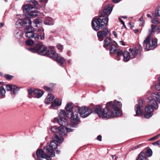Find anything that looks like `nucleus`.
I'll use <instances>...</instances> for the list:
<instances>
[{
  "instance_id": "f257e3e1",
  "label": "nucleus",
  "mask_w": 160,
  "mask_h": 160,
  "mask_svg": "<svg viewBox=\"0 0 160 160\" xmlns=\"http://www.w3.org/2000/svg\"><path fill=\"white\" fill-rule=\"evenodd\" d=\"M122 104L118 101L114 100L113 104L112 102H107L105 107L102 110L99 105H91L89 107L84 106L75 107V110L78 111L80 116L83 118L88 116L94 111L98 116L102 118H110L111 117H116L122 115L120 109Z\"/></svg>"
},
{
  "instance_id": "f03ea898",
  "label": "nucleus",
  "mask_w": 160,
  "mask_h": 160,
  "mask_svg": "<svg viewBox=\"0 0 160 160\" xmlns=\"http://www.w3.org/2000/svg\"><path fill=\"white\" fill-rule=\"evenodd\" d=\"M28 50L33 53H37L41 55L46 56L56 60L58 64L62 66L65 62V59L60 55L56 53L53 48L51 47H44L42 42L37 43L36 46L33 48H30Z\"/></svg>"
},
{
  "instance_id": "7ed1b4c3",
  "label": "nucleus",
  "mask_w": 160,
  "mask_h": 160,
  "mask_svg": "<svg viewBox=\"0 0 160 160\" xmlns=\"http://www.w3.org/2000/svg\"><path fill=\"white\" fill-rule=\"evenodd\" d=\"M23 12L25 13V17L24 19H19L16 22L17 28H20L21 26L25 27L26 25H29L31 22V18L36 17L38 15V12L34 6L30 4L23 5Z\"/></svg>"
},
{
  "instance_id": "20e7f679",
  "label": "nucleus",
  "mask_w": 160,
  "mask_h": 160,
  "mask_svg": "<svg viewBox=\"0 0 160 160\" xmlns=\"http://www.w3.org/2000/svg\"><path fill=\"white\" fill-rule=\"evenodd\" d=\"M51 130L52 132L55 133L54 135L57 141H52L51 142L49 145L44 147V149L46 150L47 153L50 155L51 156L54 157L55 155L54 150L57 148L58 146L57 143H62L63 140V138L61 136L59 137L57 133H58L60 135H64L65 134L63 132V128H58L56 126H54L51 127Z\"/></svg>"
},
{
  "instance_id": "39448f33",
  "label": "nucleus",
  "mask_w": 160,
  "mask_h": 160,
  "mask_svg": "<svg viewBox=\"0 0 160 160\" xmlns=\"http://www.w3.org/2000/svg\"><path fill=\"white\" fill-rule=\"evenodd\" d=\"M152 97H149L147 99L149 102L145 108L144 117L147 119L151 117L153 114L154 108L157 109L158 107L157 101L160 102V93L155 92L152 94Z\"/></svg>"
},
{
  "instance_id": "423d86ee",
  "label": "nucleus",
  "mask_w": 160,
  "mask_h": 160,
  "mask_svg": "<svg viewBox=\"0 0 160 160\" xmlns=\"http://www.w3.org/2000/svg\"><path fill=\"white\" fill-rule=\"evenodd\" d=\"M159 28L157 26L152 25H151V31L149 29V35L147 37L143 42V46L144 49L147 50H149L154 49L157 46V41L155 39H152V42H149L150 37L152 35V32L158 33L160 32Z\"/></svg>"
},
{
  "instance_id": "0eeeda50",
  "label": "nucleus",
  "mask_w": 160,
  "mask_h": 160,
  "mask_svg": "<svg viewBox=\"0 0 160 160\" xmlns=\"http://www.w3.org/2000/svg\"><path fill=\"white\" fill-rule=\"evenodd\" d=\"M108 16L104 15L102 12H99V17L98 18L92 20V28L95 31L99 30L100 28H104L108 24Z\"/></svg>"
},
{
  "instance_id": "6e6552de",
  "label": "nucleus",
  "mask_w": 160,
  "mask_h": 160,
  "mask_svg": "<svg viewBox=\"0 0 160 160\" xmlns=\"http://www.w3.org/2000/svg\"><path fill=\"white\" fill-rule=\"evenodd\" d=\"M108 16L104 15L102 12H99V17L98 18L92 20V28L95 31L99 30L100 28H104L108 24Z\"/></svg>"
},
{
  "instance_id": "1a4fd4ad",
  "label": "nucleus",
  "mask_w": 160,
  "mask_h": 160,
  "mask_svg": "<svg viewBox=\"0 0 160 160\" xmlns=\"http://www.w3.org/2000/svg\"><path fill=\"white\" fill-rule=\"evenodd\" d=\"M141 49V46L139 44H138L134 49L129 48V51L131 52L132 55H130L129 52L124 51L123 53V61L128 62L130 58H133L137 54L140 52Z\"/></svg>"
},
{
  "instance_id": "9d476101",
  "label": "nucleus",
  "mask_w": 160,
  "mask_h": 160,
  "mask_svg": "<svg viewBox=\"0 0 160 160\" xmlns=\"http://www.w3.org/2000/svg\"><path fill=\"white\" fill-rule=\"evenodd\" d=\"M44 32V29L41 28L38 31L37 33L34 32L33 30L31 32H27L25 34V36L26 37L28 38H34L36 41L42 40L45 38Z\"/></svg>"
},
{
  "instance_id": "9b49d317",
  "label": "nucleus",
  "mask_w": 160,
  "mask_h": 160,
  "mask_svg": "<svg viewBox=\"0 0 160 160\" xmlns=\"http://www.w3.org/2000/svg\"><path fill=\"white\" fill-rule=\"evenodd\" d=\"M59 119L58 118H55L54 119V122H58L59 125L62 126L61 128L66 127L68 124L67 120L66 118V117H68V115H67L65 111L63 110H61L58 114Z\"/></svg>"
},
{
  "instance_id": "f8f14e48",
  "label": "nucleus",
  "mask_w": 160,
  "mask_h": 160,
  "mask_svg": "<svg viewBox=\"0 0 160 160\" xmlns=\"http://www.w3.org/2000/svg\"><path fill=\"white\" fill-rule=\"evenodd\" d=\"M78 111L76 110L75 108L69 114L71 115V121L72 123V126L73 127L76 128L77 125L79 122V117Z\"/></svg>"
},
{
  "instance_id": "ddd939ff",
  "label": "nucleus",
  "mask_w": 160,
  "mask_h": 160,
  "mask_svg": "<svg viewBox=\"0 0 160 160\" xmlns=\"http://www.w3.org/2000/svg\"><path fill=\"white\" fill-rule=\"evenodd\" d=\"M138 104L136 105L135 106V111L136 114L135 116H138L142 113V110L143 109V102L142 100L141 99H139L138 100Z\"/></svg>"
},
{
  "instance_id": "4468645a",
  "label": "nucleus",
  "mask_w": 160,
  "mask_h": 160,
  "mask_svg": "<svg viewBox=\"0 0 160 160\" xmlns=\"http://www.w3.org/2000/svg\"><path fill=\"white\" fill-rule=\"evenodd\" d=\"M109 33L108 30L107 29L98 32L97 33V36L99 40L100 41H102Z\"/></svg>"
},
{
  "instance_id": "2eb2a0df",
  "label": "nucleus",
  "mask_w": 160,
  "mask_h": 160,
  "mask_svg": "<svg viewBox=\"0 0 160 160\" xmlns=\"http://www.w3.org/2000/svg\"><path fill=\"white\" fill-rule=\"evenodd\" d=\"M62 104V101L60 99L56 98L53 102H52L51 106L49 107L50 109H57L58 106H61Z\"/></svg>"
},
{
  "instance_id": "dca6fc26",
  "label": "nucleus",
  "mask_w": 160,
  "mask_h": 160,
  "mask_svg": "<svg viewBox=\"0 0 160 160\" xmlns=\"http://www.w3.org/2000/svg\"><path fill=\"white\" fill-rule=\"evenodd\" d=\"M112 10V7L111 5H108L106 6L104 8L103 11H102V13L104 15L108 16L111 13Z\"/></svg>"
},
{
  "instance_id": "f3484780",
  "label": "nucleus",
  "mask_w": 160,
  "mask_h": 160,
  "mask_svg": "<svg viewBox=\"0 0 160 160\" xmlns=\"http://www.w3.org/2000/svg\"><path fill=\"white\" fill-rule=\"evenodd\" d=\"M73 107V103L71 102H69L67 104L65 108V109L66 111V113L67 115L68 116L69 114L72 112V110Z\"/></svg>"
},
{
  "instance_id": "a211bd4d",
  "label": "nucleus",
  "mask_w": 160,
  "mask_h": 160,
  "mask_svg": "<svg viewBox=\"0 0 160 160\" xmlns=\"http://www.w3.org/2000/svg\"><path fill=\"white\" fill-rule=\"evenodd\" d=\"M54 96L51 93L48 94L47 98L45 100V102L47 104H49L52 101L54 98Z\"/></svg>"
},
{
  "instance_id": "6ab92c4d",
  "label": "nucleus",
  "mask_w": 160,
  "mask_h": 160,
  "mask_svg": "<svg viewBox=\"0 0 160 160\" xmlns=\"http://www.w3.org/2000/svg\"><path fill=\"white\" fill-rule=\"evenodd\" d=\"M36 154L39 160H42L41 158H43V157L44 156L45 153H44L42 150L38 149L37 151Z\"/></svg>"
},
{
  "instance_id": "aec40b11",
  "label": "nucleus",
  "mask_w": 160,
  "mask_h": 160,
  "mask_svg": "<svg viewBox=\"0 0 160 160\" xmlns=\"http://www.w3.org/2000/svg\"><path fill=\"white\" fill-rule=\"evenodd\" d=\"M23 34L22 31L19 29H17L14 31V36L16 38L20 39Z\"/></svg>"
},
{
  "instance_id": "412c9836",
  "label": "nucleus",
  "mask_w": 160,
  "mask_h": 160,
  "mask_svg": "<svg viewBox=\"0 0 160 160\" xmlns=\"http://www.w3.org/2000/svg\"><path fill=\"white\" fill-rule=\"evenodd\" d=\"M32 22L30 23L29 25H26V26L24 27L25 28L24 30V32L25 33L27 32H32V31L33 30L32 26H31Z\"/></svg>"
},
{
  "instance_id": "4be33fe9",
  "label": "nucleus",
  "mask_w": 160,
  "mask_h": 160,
  "mask_svg": "<svg viewBox=\"0 0 160 160\" xmlns=\"http://www.w3.org/2000/svg\"><path fill=\"white\" fill-rule=\"evenodd\" d=\"M44 23L46 25H51L53 24L54 21L52 18L48 17L46 18Z\"/></svg>"
},
{
  "instance_id": "5701e85b",
  "label": "nucleus",
  "mask_w": 160,
  "mask_h": 160,
  "mask_svg": "<svg viewBox=\"0 0 160 160\" xmlns=\"http://www.w3.org/2000/svg\"><path fill=\"white\" fill-rule=\"evenodd\" d=\"M152 15L155 18L158 17H160V6L158 7L155 11L152 12Z\"/></svg>"
},
{
  "instance_id": "b1692460",
  "label": "nucleus",
  "mask_w": 160,
  "mask_h": 160,
  "mask_svg": "<svg viewBox=\"0 0 160 160\" xmlns=\"http://www.w3.org/2000/svg\"><path fill=\"white\" fill-rule=\"evenodd\" d=\"M112 42V39L110 38H106L104 41V47L106 48L107 47L109 46Z\"/></svg>"
},
{
  "instance_id": "393cba45",
  "label": "nucleus",
  "mask_w": 160,
  "mask_h": 160,
  "mask_svg": "<svg viewBox=\"0 0 160 160\" xmlns=\"http://www.w3.org/2000/svg\"><path fill=\"white\" fill-rule=\"evenodd\" d=\"M34 92L35 96L38 98H40L43 94L42 91L38 89L35 90L34 91Z\"/></svg>"
},
{
  "instance_id": "a878e982",
  "label": "nucleus",
  "mask_w": 160,
  "mask_h": 160,
  "mask_svg": "<svg viewBox=\"0 0 160 160\" xmlns=\"http://www.w3.org/2000/svg\"><path fill=\"white\" fill-rule=\"evenodd\" d=\"M117 46L114 44L111 45L110 48V53H113L118 51V48Z\"/></svg>"
},
{
  "instance_id": "bb28decb",
  "label": "nucleus",
  "mask_w": 160,
  "mask_h": 160,
  "mask_svg": "<svg viewBox=\"0 0 160 160\" xmlns=\"http://www.w3.org/2000/svg\"><path fill=\"white\" fill-rule=\"evenodd\" d=\"M12 89H13V91L11 92L12 95L17 94L19 90V88L14 85L13 86Z\"/></svg>"
},
{
  "instance_id": "cd10ccee",
  "label": "nucleus",
  "mask_w": 160,
  "mask_h": 160,
  "mask_svg": "<svg viewBox=\"0 0 160 160\" xmlns=\"http://www.w3.org/2000/svg\"><path fill=\"white\" fill-rule=\"evenodd\" d=\"M138 159L140 160H146V158L144 152H142L139 154Z\"/></svg>"
},
{
  "instance_id": "c85d7f7f",
  "label": "nucleus",
  "mask_w": 160,
  "mask_h": 160,
  "mask_svg": "<svg viewBox=\"0 0 160 160\" xmlns=\"http://www.w3.org/2000/svg\"><path fill=\"white\" fill-rule=\"evenodd\" d=\"M6 93V91L3 86L0 87V97H3Z\"/></svg>"
},
{
  "instance_id": "c756f323",
  "label": "nucleus",
  "mask_w": 160,
  "mask_h": 160,
  "mask_svg": "<svg viewBox=\"0 0 160 160\" xmlns=\"http://www.w3.org/2000/svg\"><path fill=\"white\" fill-rule=\"evenodd\" d=\"M146 153L148 157H151L152 155V150L149 148H147Z\"/></svg>"
},
{
  "instance_id": "7c9ffc66",
  "label": "nucleus",
  "mask_w": 160,
  "mask_h": 160,
  "mask_svg": "<svg viewBox=\"0 0 160 160\" xmlns=\"http://www.w3.org/2000/svg\"><path fill=\"white\" fill-rule=\"evenodd\" d=\"M40 22L38 20L36 19L33 21L32 22L33 24H34L33 26L35 27H37L38 26V25L39 24Z\"/></svg>"
},
{
  "instance_id": "2f4dec72",
  "label": "nucleus",
  "mask_w": 160,
  "mask_h": 160,
  "mask_svg": "<svg viewBox=\"0 0 160 160\" xmlns=\"http://www.w3.org/2000/svg\"><path fill=\"white\" fill-rule=\"evenodd\" d=\"M26 43L27 45L31 46L33 45L34 41L31 40H28L26 41Z\"/></svg>"
},
{
  "instance_id": "473e14b6",
  "label": "nucleus",
  "mask_w": 160,
  "mask_h": 160,
  "mask_svg": "<svg viewBox=\"0 0 160 160\" xmlns=\"http://www.w3.org/2000/svg\"><path fill=\"white\" fill-rule=\"evenodd\" d=\"M13 85L8 84L6 85V89L7 91L11 90L13 87Z\"/></svg>"
},
{
  "instance_id": "72a5a7b5",
  "label": "nucleus",
  "mask_w": 160,
  "mask_h": 160,
  "mask_svg": "<svg viewBox=\"0 0 160 160\" xmlns=\"http://www.w3.org/2000/svg\"><path fill=\"white\" fill-rule=\"evenodd\" d=\"M28 94L29 95V98H31V96H32L34 94V92L31 89H29L28 90Z\"/></svg>"
},
{
  "instance_id": "f704fd0d",
  "label": "nucleus",
  "mask_w": 160,
  "mask_h": 160,
  "mask_svg": "<svg viewBox=\"0 0 160 160\" xmlns=\"http://www.w3.org/2000/svg\"><path fill=\"white\" fill-rule=\"evenodd\" d=\"M57 48L61 51H62L63 49V46L60 44H58L57 45Z\"/></svg>"
},
{
  "instance_id": "c9c22d12",
  "label": "nucleus",
  "mask_w": 160,
  "mask_h": 160,
  "mask_svg": "<svg viewBox=\"0 0 160 160\" xmlns=\"http://www.w3.org/2000/svg\"><path fill=\"white\" fill-rule=\"evenodd\" d=\"M4 77L7 79L10 80L12 78L13 76L9 74H6L4 75Z\"/></svg>"
},
{
  "instance_id": "e433bc0d",
  "label": "nucleus",
  "mask_w": 160,
  "mask_h": 160,
  "mask_svg": "<svg viewBox=\"0 0 160 160\" xmlns=\"http://www.w3.org/2000/svg\"><path fill=\"white\" fill-rule=\"evenodd\" d=\"M43 158H46L47 160H51V157L49 156L48 154H45L44 156L43 157Z\"/></svg>"
},
{
  "instance_id": "4c0bfd02",
  "label": "nucleus",
  "mask_w": 160,
  "mask_h": 160,
  "mask_svg": "<svg viewBox=\"0 0 160 160\" xmlns=\"http://www.w3.org/2000/svg\"><path fill=\"white\" fill-rule=\"evenodd\" d=\"M124 53V51L122 50H121L120 51H118L117 52V56L119 57L121 55L123 56V53Z\"/></svg>"
},
{
  "instance_id": "58836bf2",
  "label": "nucleus",
  "mask_w": 160,
  "mask_h": 160,
  "mask_svg": "<svg viewBox=\"0 0 160 160\" xmlns=\"http://www.w3.org/2000/svg\"><path fill=\"white\" fill-rule=\"evenodd\" d=\"M155 88L157 90L160 91V82H158L156 85Z\"/></svg>"
},
{
  "instance_id": "ea45409f",
  "label": "nucleus",
  "mask_w": 160,
  "mask_h": 160,
  "mask_svg": "<svg viewBox=\"0 0 160 160\" xmlns=\"http://www.w3.org/2000/svg\"><path fill=\"white\" fill-rule=\"evenodd\" d=\"M43 88L46 91L49 92H50L51 91V89L49 88L46 86H43Z\"/></svg>"
},
{
  "instance_id": "a19ab883",
  "label": "nucleus",
  "mask_w": 160,
  "mask_h": 160,
  "mask_svg": "<svg viewBox=\"0 0 160 160\" xmlns=\"http://www.w3.org/2000/svg\"><path fill=\"white\" fill-rule=\"evenodd\" d=\"M152 22L154 24H157L159 23V22L158 20L156 19H154L152 20Z\"/></svg>"
},
{
  "instance_id": "79ce46f5",
  "label": "nucleus",
  "mask_w": 160,
  "mask_h": 160,
  "mask_svg": "<svg viewBox=\"0 0 160 160\" xmlns=\"http://www.w3.org/2000/svg\"><path fill=\"white\" fill-rule=\"evenodd\" d=\"M154 145H160V141H158L152 143Z\"/></svg>"
},
{
  "instance_id": "37998d69",
  "label": "nucleus",
  "mask_w": 160,
  "mask_h": 160,
  "mask_svg": "<svg viewBox=\"0 0 160 160\" xmlns=\"http://www.w3.org/2000/svg\"><path fill=\"white\" fill-rule=\"evenodd\" d=\"M158 136H159L158 135H157L156 136H155L151 138L150 139V140L152 141L155 139H157L158 138Z\"/></svg>"
},
{
  "instance_id": "c03bdc74",
  "label": "nucleus",
  "mask_w": 160,
  "mask_h": 160,
  "mask_svg": "<svg viewBox=\"0 0 160 160\" xmlns=\"http://www.w3.org/2000/svg\"><path fill=\"white\" fill-rule=\"evenodd\" d=\"M66 130L68 132H71L73 131V129L66 128Z\"/></svg>"
},
{
  "instance_id": "a18cd8bd",
  "label": "nucleus",
  "mask_w": 160,
  "mask_h": 160,
  "mask_svg": "<svg viewBox=\"0 0 160 160\" xmlns=\"http://www.w3.org/2000/svg\"><path fill=\"white\" fill-rule=\"evenodd\" d=\"M30 2L33 3L34 5H36L38 3V2L35 0H32Z\"/></svg>"
},
{
  "instance_id": "49530a36",
  "label": "nucleus",
  "mask_w": 160,
  "mask_h": 160,
  "mask_svg": "<svg viewBox=\"0 0 160 160\" xmlns=\"http://www.w3.org/2000/svg\"><path fill=\"white\" fill-rule=\"evenodd\" d=\"M97 139L99 141H101L102 140V136L101 135H99L97 137Z\"/></svg>"
},
{
  "instance_id": "de8ad7c7",
  "label": "nucleus",
  "mask_w": 160,
  "mask_h": 160,
  "mask_svg": "<svg viewBox=\"0 0 160 160\" xmlns=\"http://www.w3.org/2000/svg\"><path fill=\"white\" fill-rule=\"evenodd\" d=\"M120 0H112L113 2L114 3H117L120 2Z\"/></svg>"
},
{
  "instance_id": "09e8293b",
  "label": "nucleus",
  "mask_w": 160,
  "mask_h": 160,
  "mask_svg": "<svg viewBox=\"0 0 160 160\" xmlns=\"http://www.w3.org/2000/svg\"><path fill=\"white\" fill-rule=\"evenodd\" d=\"M113 34L115 36V37H117V32L115 31H113Z\"/></svg>"
},
{
  "instance_id": "8fccbe9b",
  "label": "nucleus",
  "mask_w": 160,
  "mask_h": 160,
  "mask_svg": "<svg viewBox=\"0 0 160 160\" xmlns=\"http://www.w3.org/2000/svg\"><path fill=\"white\" fill-rule=\"evenodd\" d=\"M119 21H120V22H121V23L124 25V26H125V23H124V22L121 19H119Z\"/></svg>"
},
{
  "instance_id": "3c124183",
  "label": "nucleus",
  "mask_w": 160,
  "mask_h": 160,
  "mask_svg": "<svg viewBox=\"0 0 160 160\" xmlns=\"http://www.w3.org/2000/svg\"><path fill=\"white\" fill-rule=\"evenodd\" d=\"M120 43L121 45H123V46H125V44H124V42H123V41H120Z\"/></svg>"
},
{
  "instance_id": "603ef678",
  "label": "nucleus",
  "mask_w": 160,
  "mask_h": 160,
  "mask_svg": "<svg viewBox=\"0 0 160 160\" xmlns=\"http://www.w3.org/2000/svg\"><path fill=\"white\" fill-rule=\"evenodd\" d=\"M4 24L2 22L0 23V28H1L3 26Z\"/></svg>"
},
{
  "instance_id": "864d4df0",
  "label": "nucleus",
  "mask_w": 160,
  "mask_h": 160,
  "mask_svg": "<svg viewBox=\"0 0 160 160\" xmlns=\"http://www.w3.org/2000/svg\"><path fill=\"white\" fill-rule=\"evenodd\" d=\"M147 16L148 17V18H152V17L151 16V15L150 14H147Z\"/></svg>"
},
{
  "instance_id": "5fc2aeb1",
  "label": "nucleus",
  "mask_w": 160,
  "mask_h": 160,
  "mask_svg": "<svg viewBox=\"0 0 160 160\" xmlns=\"http://www.w3.org/2000/svg\"><path fill=\"white\" fill-rule=\"evenodd\" d=\"M139 31V30L138 29H136L134 30V32L135 33H138Z\"/></svg>"
},
{
  "instance_id": "6e6d98bb",
  "label": "nucleus",
  "mask_w": 160,
  "mask_h": 160,
  "mask_svg": "<svg viewBox=\"0 0 160 160\" xmlns=\"http://www.w3.org/2000/svg\"><path fill=\"white\" fill-rule=\"evenodd\" d=\"M32 157L34 158H35V156H36V155L34 153H33L32 155Z\"/></svg>"
},
{
  "instance_id": "4d7b16f0",
  "label": "nucleus",
  "mask_w": 160,
  "mask_h": 160,
  "mask_svg": "<svg viewBox=\"0 0 160 160\" xmlns=\"http://www.w3.org/2000/svg\"><path fill=\"white\" fill-rule=\"evenodd\" d=\"M122 18H123L125 19V18H127V17L126 16H123Z\"/></svg>"
},
{
  "instance_id": "13d9d810",
  "label": "nucleus",
  "mask_w": 160,
  "mask_h": 160,
  "mask_svg": "<svg viewBox=\"0 0 160 160\" xmlns=\"http://www.w3.org/2000/svg\"><path fill=\"white\" fill-rule=\"evenodd\" d=\"M3 75L0 72V76H2Z\"/></svg>"
},
{
  "instance_id": "bf43d9fd",
  "label": "nucleus",
  "mask_w": 160,
  "mask_h": 160,
  "mask_svg": "<svg viewBox=\"0 0 160 160\" xmlns=\"http://www.w3.org/2000/svg\"><path fill=\"white\" fill-rule=\"evenodd\" d=\"M158 81L159 82H160V76L158 78Z\"/></svg>"
},
{
  "instance_id": "052dcab7",
  "label": "nucleus",
  "mask_w": 160,
  "mask_h": 160,
  "mask_svg": "<svg viewBox=\"0 0 160 160\" xmlns=\"http://www.w3.org/2000/svg\"><path fill=\"white\" fill-rule=\"evenodd\" d=\"M142 18H140L139 19V20L140 21H142Z\"/></svg>"
},
{
  "instance_id": "680f3d73",
  "label": "nucleus",
  "mask_w": 160,
  "mask_h": 160,
  "mask_svg": "<svg viewBox=\"0 0 160 160\" xmlns=\"http://www.w3.org/2000/svg\"><path fill=\"white\" fill-rule=\"evenodd\" d=\"M117 158H117V157H116L115 158V160H116V159H117Z\"/></svg>"
},
{
  "instance_id": "e2e57ef3",
  "label": "nucleus",
  "mask_w": 160,
  "mask_h": 160,
  "mask_svg": "<svg viewBox=\"0 0 160 160\" xmlns=\"http://www.w3.org/2000/svg\"><path fill=\"white\" fill-rule=\"evenodd\" d=\"M115 156L114 155H112V157L113 158Z\"/></svg>"
},
{
  "instance_id": "0e129e2a",
  "label": "nucleus",
  "mask_w": 160,
  "mask_h": 160,
  "mask_svg": "<svg viewBox=\"0 0 160 160\" xmlns=\"http://www.w3.org/2000/svg\"><path fill=\"white\" fill-rule=\"evenodd\" d=\"M157 135H158V137L160 136V133L158 134Z\"/></svg>"
},
{
  "instance_id": "69168bd1",
  "label": "nucleus",
  "mask_w": 160,
  "mask_h": 160,
  "mask_svg": "<svg viewBox=\"0 0 160 160\" xmlns=\"http://www.w3.org/2000/svg\"><path fill=\"white\" fill-rule=\"evenodd\" d=\"M57 152H58V150H57L56 151Z\"/></svg>"
},
{
  "instance_id": "338daca9",
  "label": "nucleus",
  "mask_w": 160,
  "mask_h": 160,
  "mask_svg": "<svg viewBox=\"0 0 160 160\" xmlns=\"http://www.w3.org/2000/svg\"><path fill=\"white\" fill-rule=\"evenodd\" d=\"M138 146H137V148H138Z\"/></svg>"
}]
</instances>
